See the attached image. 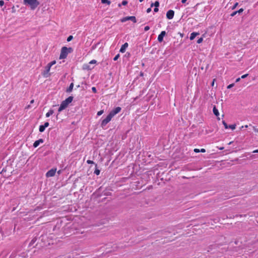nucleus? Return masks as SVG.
I'll list each match as a JSON object with an SVG mask.
<instances>
[{"label": "nucleus", "mask_w": 258, "mask_h": 258, "mask_svg": "<svg viewBox=\"0 0 258 258\" xmlns=\"http://www.w3.org/2000/svg\"><path fill=\"white\" fill-rule=\"evenodd\" d=\"M73 51V49L72 47H67L66 46H63L61 48L60 55L59 57V58L60 59H64L66 58L68 54L72 52Z\"/></svg>", "instance_id": "1"}, {"label": "nucleus", "mask_w": 258, "mask_h": 258, "mask_svg": "<svg viewBox=\"0 0 258 258\" xmlns=\"http://www.w3.org/2000/svg\"><path fill=\"white\" fill-rule=\"evenodd\" d=\"M23 3L25 5H29L32 10H35L40 4L37 0H24Z\"/></svg>", "instance_id": "2"}, {"label": "nucleus", "mask_w": 258, "mask_h": 258, "mask_svg": "<svg viewBox=\"0 0 258 258\" xmlns=\"http://www.w3.org/2000/svg\"><path fill=\"white\" fill-rule=\"evenodd\" d=\"M51 66L48 63L45 67L44 71L42 73V76L45 78L50 76L51 74L49 73Z\"/></svg>", "instance_id": "3"}, {"label": "nucleus", "mask_w": 258, "mask_h": 258, "mask_svg": "<svg viewBox=\"0 0 258 258\" xmlns=\"http://www.w3.org/2000/svg\"><path fill=\"white\" fill-rule=\"evenodd\" d=\"M113 116H112V115L110 113L108 114V115L107 116V117L104 119L103 120H102V121H101V126L102 128H104V127L106 125V124L110 121V120H111L112 118L113 117Z\"/></svg>", "instance_id": "4"}, {"label": "nucleus", "mask_w": 258, "mask_h": 258, "mask_svg": "<svg viewBox=\"0 0 258 258\" xmlns=\"http://www.w3.org/2000/svg\"><path fill=\"white\" fill-rule=\"evenodd\" d=\"M128 20H131L134 23L137 22V19L135 16H128L124 17L121 20V22H124Z\"/></svg>", "instance_id": "5"}, {"label": "nucleus", "mask_w": 258, "mask_h": 258, "mask_svg": "<svg viewBox=\"0 0 258 258\" xmlns=\"http://www.w3.org/2000/svg\"><path fill=\"white\" fill-rule=\"evenodd\" d=\"M56 168H52V169L49 170L46 173V176L47 177H50L54 176L55 174V173H56Z\"/></svg>", "instance_id": "6"}, {"label": "nucleus", "mask_w": 258, "mask_h": 258, "mask_svg": "<svg viewBox=\"0 0 258 258\" xmlns=\"http://www.w3.org/2000/svg\"><path fill=\"white\" fill-rule=\"evenodd\" d=\"M68 105L69 104L67 102H66L64 100H63V101L61 102L60 106L58 109V111L59 112H61L62 110L66 109L68 107Z\"/></svg>", "instance_id": "7"}, {"label": "nucleus", "mask_w": 258, "mask_h": 258, "mask_svg": "<svg viewBox=\"0 0 258 258\" xmlns=\"http://www.w3.org/2000/svg\"><path fill=\"white\" fill-rule=\"evenodd\" d=\"M174 15V12L172 10H170L167 11L166 13V17L167 19L170 20L173 19Z\"/></svg>", "instance_id": "8"}, {"label": "nucleus", "mask_w": 258, "mask_h": 258, "mask_svg": "<svg viewBox=\"0 0 258 258\" xmlns=\"http://www.w3.org/2000/svg\"><path fill=\"white\" fill-rule=\"evenodd\" d=\"M121 111V108L120 107H117L115 108L113 110L110 112V114L112 115V116H114L115 115L119 113Z\"/></svg>", "instance_id": "9"}, {"label": "nucleus", "mask_w": 258, "mask_h": 258, "mask_svg": "<svg viewBox=\"0 0 258 258\" xmlns=\"http://www.w3.org/2000/svg\"><path fill=\"white\" fill-rule=\"evenodd\" d=\"M166 33L165 31H163L158 36V40L159 42H161L163 40V37L165 36Z\"/></svg>", "instance_id": "10"}, {"label": "nucleus", "mask_w": 258, "mask_h": 258, "mask_svg": "<svg viewBox=\"0 0 258 258\" xmlns=\"http://www.w3.org/2000/svg\"><path fill=\"white\" fill-rule=\"evenodd\" d=\"M128 47V43L127 42H125L124 44H123L120 50H119V51L121 52V53H124L125 51V50H126V48Z\"/></svg>", "instance_id": "11"}, {"label": "nucleus", "mask_w": 258, "mask_h": 258, "mask_svg": "<svg viewBox=\"0 0 258 258\" xmlns=\"http://www.w3.org/2000/svg\"><path fill=\"white\" fill-rule=\"evenodd\" d=\"M43 142V140L42 139H39V140H37V141H36L34 143V144H33V147H34V148H36V147H37L39 145V144H40V143H42Z\"/></svg>", "instance_id": "12"}, {"label": "nucleus", "mask_w": 258, "mask_h": 258, "mask_svg": "<svg viewBox=\"0 0 258 258\" xmlns=\"http://www.w3.org/2000/svg\"><path fill=\"white\" fill-rule=\"evenodd\" d=\"M200 33L199 32H192L191 33L189 38L191 40H194L195 38Z\"/></svg>", "instance_id": "13"}, {"label": "nucleus", "mask_w": 258, "mask_h": 258, "mask_svg": "<svg viewBox=\"0 0 258 258\" xmlns=\"http://www.w3.org/2000/svg\"><path fill=\"white\" fill-rule=\"evenodd\" d=\"M243 11H244L243 9L241 8L238 11L233 12L231 14L230 16L231 17H233L235 15H236V14L237 13H241L243 12Z\"/></svg>", "instance_id": "14"}, {"label": "nucleus", "mask_w": 258, "mask_h": 258, "mask_svg": "<svg viewBox=\"0 0 258 258\" xmlns=\"http://www.w3.org/2000/svg\"><path fill=\"white\" fill-rule=\"evenodd\" d=\"M93 68H91L89 64H85L83 65V69L86 70H91Z\"/></svg>", "instance_id": "15"}, {"label": "nucleus", "mask_w": 258, "mask_h": 258, "mask_svg": "<svg viewBox=\"0 0 258 258\" xmlns=\"http://www.w3.org/2000/svg\"><path fill=\"white\" fill-rule=\"evenodd\" d=\"M73 97L70 96L68 98H67L64 101L66 102H67L68 104H69L70 103H71L73 101Z\"/></svg>", "instance_id": "16"}, {"label": "nucleus", "mask_w": 258, "mask_h": 258, "mask_svg": "<svg viewBox=\"0 0 258 258\" xmlns=\"http://www.w3.org/2000/svg\"><path fill=\"white\" fill-rule=\"evenodd\" d=\"M213 113H214V114L216 116H218L219 115V113L218 110L216 108V106H214V107H213Z\"/></svg>", "instance_id": "17"}, {"label": "nucleus", "mask_w": 258, "mask_h": 258, "mask_svg": "<svg viewBox=\"0 0 258 258\" xmlns=\"http://www.w3.org/2000/svg\"><path fill=\"white\" fill-rule=\"evenodd\" d=\"M73 87H74V84L73 83H72L70 85V86L69 87V88L67 89V92H72L73 90Z\"/></svg>", "instance_id": "18"}, {"label": "nucleus", "mask_w": 258, "mask_h": 258, "mask_svg": "<svg viewBox=\"0 0 258 258\" xmlns=\"http://www.w3.org/2000/svg\"><path fill=\"white\" fill-rule=\"evenodd\" d=\"M54 111L53 110L50 109L46 114V117H48L53 113Z\"/></svg>", "instance_id": "19"}, {"label": "nucleus", "mask_w": 258, "mask_h": 258, "mask_svg": "<svg viewBox=\"0 0 258 258\" xmlns=\"http://www.w3.org/2000/svg\"><path fill=\"white\" fill-rule=\"evenodd\" d=\"M101 3L102 4H107L108 5L111 4V2L109 0H101Z\"/></svg>", "instance_id": "20"}, {"label": "nucleus", "mask_w": 258, "mask_h": 258, "mask_svg": "<svg viewBox=\"0 0 258 258\" xmlns=\"http://www.w3.org/2000/svg\"><path fill=\"white\" fill-rule=\"evenodd\" d=\"M45 129V127L43 125H41L39 126V130L40 132H44Z\"/></svg>", "instance_id": "21"}, {"label": "nucleus", "mask_w": 258, "mask_h": 258, "mask_svg": "<svg viewBox=\"0 0 258 258\" xmlns=\"http://www.w3.org/2000/svg\"><path fill=\"white\" fill-rule=\"evenodd\" d=\"M228 128H230L231 130H233L235 129V128H236V124H234L229 125H228Z\"/></svg>", "instance_id": "22"}, {"label": "nucleus", "mask_w": 258, "mask_h": 258, "mask_svg": "<svg viewBox=\"0 0 258 258\" xmlns=\"http://www.w3.org/2000/svg\"><path fill=\"white\" fill-rule=\"evenodd\" d=\"M100 173V171L99 169L96 168V169L94 171V173L96 174L97 175H99Z\"/></svg>", "instance_id": "23"}, {"label": "nucleus", "mask_w": 258, "mask_h": 258, "mask_svg": "<svg viewBox=\"0 0 258 258\" xmlns=\"http://www.w3.org/2000/svg\"><path fill=\"white\" fill-rule=\"evenodd\" d=\"M222 123L224 125V126L226 129L228 128V125H227V124L226 123V122H225V120L222 121Z\"/></svg>", "instance_id": "24"}, {"label": "nucleus", "mask_w": 258, "mask_h": 258, "mask_svg": "<svg viewBox=\"0 0 258 258\" xmlns=\"http://www.w3.org/2000/svg\"><path fill=\"white\" fill-rule=\"evenodd\" d=\"M73 38V37L72 35H70L69 36L68 38H67V41L69 42L70 41H71Z\"/></svg>", "instance_id": "25"}, {"label": "nucleus", "mask_w": 258, "mask_h": 258, "mask_svg": "<svg viewBox=\"0 0 258 258\" xmlns=\"http://www.w3.org/2000/svg\"><path fill=\"white\" fill-rule=\"evenodd\" d=\"M96 62H97V61L96 60L93 59V60H91L89 62V64H95V63H96Z\"/></svg>", "instance_id": "26"}, {"label": "nucleus", "mask_w": 258, "mask_h": 258, "mask_svg": "<svg viewBox=\"0 0 258 258\" xmlns=\"http://www.w3.org/2000/svg\"><path fill=\"white\" fill-rule=\"evenodd\" d=\"M103 112H104L103 110H100L97 112V115L100 116V115H102L103 113Z\"/></svg>", "instance_id": "27"}, {"label": "nucleus", "mask_w": 258, "mask_h": 258, "mask_svg": "<svg viewBox=\"0 0 258 258\" xmlns=\"http://www.w3.org/2000/svg\"><path fill=\"white\" fill-rule=\"evenodd\" d=\"M203 38L202 37H201L197 40V43L200 44V43H202L203 42Z\"/></svg>", "instance_id": "28"}, {"label": "nucleus", "mask_w": 258, "mask_h": 258, "mask_svg": "<svg viewBox=\"0 0 258 258\" xmlns=\"http://www.w3.org/2000/svg\"><path fill=\"white\" fill-rule=\"evenodd\" d=\"M56 61L55 60H53L50 62H49L48 63L52 67L53 65L55 64L56 63Z\"/></svg>", "instance_id": "29"}, {"label": "nucleus", "mask_w": 258, "mask_h": 258, "mask_svg": "<svg viewBox=\"0 0 258 258\" xmlns=\"http://www.w3.org/2000/svg\"><path fill=\"white\" fill-rule=\"evenodd\" d=\"M119 56H120V55H119V54H117L116 55H115V56L114 57L113 60H114V61L117 60V59L119 58Z\"/></svg>", "instance_id": "30"}, {"label": "nucleus", "mask_w": 258, "mask_h": 258, "mask_svg": "<svg viewBox=\"0 0 258 258\" xmlns=\"http://www.w3.org/2000/svg\"><path fill=\"white\" fill-rule=\"evenodd\" d=\"M154 6L155 7H158L159 6V3L158 1H156L154 3Z\"/></svg>", "instance_id": "31"}, {"label": "nucleus", "mask_w": 258, "mask_h": 258, "mask_svg": "<svg viewBox=\"0 0 258 258\" xmlns=\"http://www.w3.org/2000/svg\"><path fill=\"white\" fill-rule=\"evenodd\" d=\"M150 29V27L149 26H146L144 28L145 31H147Z\"/></svg>", "instance_id": "32"}, {"label": "nucleus", "mask_w": 258, "mask_h": 258, "mask_svg": "<svg viewBox=\"0 0 258 258\" xmlns=\"http://www.w3.org/2000/svg\"><path fill=\"white\" fill-rule=\"evenodd\" d=\"M234 84L233 83V84H231L230 85H229L228 86H227V89H230L232 87H233L234 86Z\"/></svg>", "instance_id": "33"}, {"label": "nucleus", "mask_w": 258, "mask_h": 258, "mask_svg": "<svg viewBox=\"0 0 258 258\" xmlns=\"http://www.w3.org/2000/svg\"><path fill=\"white\" fill-rule=\"evenodd\" d=\"M238 3H236L234 5V6H233V7H232V10L235 9L236 8V7L238 6Z\"/></svg>", "instance_id": "34"}, {"label": "nucleus", "mask_w": 258, "mask_h": 258, "mask_svg": "<svg viewBox=\"0 0 258 258\" xmlns=\"http://www.w3.org/2000/svg\"><path fill=\"white\" fill-rule=\"evenodd\" d=\"M87 163L88 164H94V162L93 161L90 160H88L87 161Z\"/></svg>", "instance_id": "35"}, {"label": "nucleus", "mask_w": 258, "mask_h": 258, "mask_svg": "<svg viewBox=\"0 0 258 258\" xmlns=\"http://www.w3.org/2000/svg\"><path fill=\"white\" fill-rule=\"evenodd\" d=\"M127 1H123L122 2V3H121V4H122V5H123V6H125V5H127Z\"/></svg>", "instance_id": "36"}, {"label": "nucleus", "mask_w": 258, "mask_h": 258, "mask_svg": "<svg viewBox=\"0 0 258 258\" xmlns=\"http://www.w3.org/2000/svg\"><path fill=\"white\" fill-rule=\"evenodd\" d=\"M49 124L48 122H46L43 125L46 128L49 126Z\"/></svg>", "instance_id": "37"}, {"label": "nucleus", "mask_w": 258, "mask_h": 258, "mask_svg": "<svg viewBox=\"0 0 258 258\" xmlns=\"http://www.w3.org/2000/svg\"><path fill=\"white\" fill-rule=\"evenodd\" d=\"M248 74H244V75H242V76H241V78L242 79H244V78H245L246 77H247L248 76Z\"/></svg>", "instance_id": "38"}, {"label": "nucleus", "mask_w": 258, "mask_h": 258, "mask_svg": "<svg viewBox=\"0 0 258 258\" xmlns=\"http://www.w3.org/2000/svg\"><path fill=\"white\" fill-rule=\"evenodd\" d=\"M92 90L95 93H96V92H97L96 89V88L95 87H93L92 88Z\"/></svg>", "instance_id": "39"}, {"label": "nucleus", "mask_w": 258, "mask_h": 258, "mask_svg": "<svg viewBox=\"0 0 258 258\" xmlns=\"http://www.w3.org/2000/svg\"><path fill=\"white\" fill-rule=\"evenodd\" d=\"M5 3L4 1L3 0L0 1V6L2 7L4 6Z\"/></svg>", "instance_id": "40"}, {"label": "nucleus", "mask_w": 258, "mask_h": 258, "mask_svg": "<svg viewBox=\"0 0 258 258\" xmlns=\"http://www.w3.org/2000/svg\"><path fill=\"white\" fill-rule=\"evenodd\" d=\"M194 151L195 153L200 152V150H199V149H195Z\"/></svg>", "instance_id": "41"}, {"label": "nucleus", "mask_w": 258, "mask_h": 258, "mask_svg": "<svg viewBox=\"0 0 258 258\" xmlns=\"http://www.w3.org/2000/svg\"><path fill=\"white\" fill-rule=\"evenodd\" d=\"M215 81H216V79H213V81H212V82L211 83L212 86H214V83H215Z\"/></svg>", "instance_id": "42"}, {"label": "nucleus", "mask_w": 258, "mask_h": 258, "mask_svg": "<svg viewBox=\"0 0 258 258\" xmlns=\"http://www.w3.org/2000/svg\"><path fill=\"white\" fill-rule=\"evenodd\" d=\"M159 9L158 8V7H155L154 9V11L155 12H157L158 11Z\"/></svg>", "instance_id": "43"}, {"label": "nucleus", "mask_w": 258, "mask_h": 258, "mask_svg": "<svg viewBox=\"0 0 258 258\" xmlns=\"http://www.w3.org/2000/svg\"><path fill=\"white\" fill-rule=\"evenodd\" d=\"M31 107L30 105H28L25 107V109H29Z\"/></svg>", "instance_id": "44"}, {"label": "nucleus", "mask_w": 258, "mask_h": 258, "mask_svg": "<svg viewBox=\"0 0 258 258\" xmlns=\"http://www.w3.org/2000/svg\"><path fill=\"white\" fill-rule=\"evenodd\" d=\"M200 152L202 153H205L206 152V150L205 149H201L200 150Z\"/></svg>", "instance_id": "45"}, {"label": "nucleus", "mask_w": 258, "mask_h": 258, "mask_svg": "<svg viewBox=\"0 0 258 258\" xmlns=\"http://www.w3.org/2000/svg\"><path fill=\"white\" fill-rule=\"evenodd\" d=\"M151 11V8H148V9L147 10V12L148 13H150Z\"/></svg>", "instance_id": "46"}, {"label": "nucleus", "mask_w": 258, "mask_h": 258, "mask_svg": "<svg viewBox=\"0 0 258 258\" xmlns=\"http://www.w3.org/2000/svg\"><path fill=\"white\" fill-rule=\"evenodd\" d=\"M240 80V78H238L236 79V82H238Z\"/></svg>", "instance_id": "47"}, {"label": "nucleus", "mask_w": 258, "mask_h": 258, "mask_svg": "<svg viewBox=\"0 0 258 258\" xmlns=\"http://www.w3.org/2000/svg\"><path fill=\"white\" fill-rule=\"evenodd\" d=\"M187 0H181V3L182 4H184L186 2Z\"/></svg>", "instance_id": "48"}, {"label": "nucleus", "mask_w": 258, "mask_h": 258, "mask_svg": "<svg viewBox=\"0 0 258 258\" xmlns=\"http://www.w3.org/2000/svg\"><path fill=\"white\" fill-rule=\"evenodd\" d=\"M244 127H245V128H247V127H248V125H245L244 126H242L241 128H243Z\"/></svg>", "instance_id": "49"}, {"label": "nucleus", "mask_w": 258, "mask_h": 258, "mask_svg": "<svg viewBox=\"0 0 258 258\" xmlns=\"http://www.w3.org/2000/svg\"><path fill=\"white\" fill-rule=\"evenodd\" d=\"M252 152L253 153H258V149L254 150Z\"/></svg>", "instance_id": "50"}, {"label": "nucleus", "mask_w": 258, "mask_h": 258, "mask_svg": "<svg viewBox=\"0 0 258 258\" xmlns=\"http://www.w3.org/2000/svg\"><path fill=\"white\" fill-rule=\"evenodd\" d=\"M34 100L33 99V100H32L30 101V103H31V104H32V103H34Z\"/></svg>", "instance_id": "51"}, {"label": "nucleus", "mask_w": 258, "mask_h": 258, "mask_svg": "<svg viewBox=\"0 0 258 258\" xmlns=\"http://www.w3.org/2000/svg\"><path fill=\"white\" fill-rule=\"evenodd\" d=\"M220 150H222L224 149V147H221L219 148Z\"/></svg>", "instance_id": "52"}, {"label": "nucleus", "mask_w": 258, "mask_h": 258, "mask_svg": "<svg viewBox=\"0 0 258 258\" xmlns=\"http://www.w3.org/2000/svg\"><path fill=\"white\" fill-rule=\"evenodd\" d=\"M60 172H61V171H60V170H59V171H58V172H57V173H58V174H60Z\"/></svg>", "instance_id": "53"}, {"label": "nucleus", "mask_w": 258, "mask_h": 258, "mask_svg": "<svg viewBox=\"0 0 258 258\" xmlns=\"http://www.w3.org/2000/svg\"><path fill=\"white\" fill-rule=\"evenodd\" d=\"M143 1H144V0H139V2L141 3V2H142Z\"/></svg>", "instance_id": "54"}, {"label": "nucleus", "mask_w": 258, "mask_h": 258, "mask_svg": "<svg viewBox=\"0 0 258 258\" xmlns=\"http://www.w3.org/2000/svg\"><path fill=\"white\" fill-rule=\"evenodd\" d=\"M217 117H218L217 119H218V120H220V117H219V116H217Z\"/></svg>", "instance_id": "55"}]
</instances>
